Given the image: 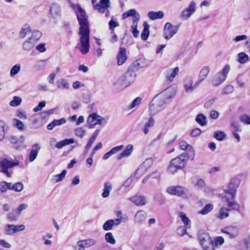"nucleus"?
Wrapping results in <instances>:
<instances>
[{
  "instance_id": "17",
  "label": "nucleus",
  "mask_w": 250,
  "mask_h": 250,
  "mask_svg": "<svg viewBox=\"0 0 250 250\" xmlns=\"http://www.w3.org/2000/svg\"><path fill=\"white\" fill-rule=\"evenodd\" d=\"M40 149L41 146L38 143H35L32 146L28 156L30 162H33L36 159Z\"/></svg>"
},
{
  "instance_id": "41",
  "label": "nucleus",
  "mask_w": 250,
  "mask_h": 250,
  "mask_svg": "<svg viewBox=\"0 0 250 250\" xmlns=\"http://www.w3.org/2000/svg\"><path fill=\"white\" fill-rule=\"evenodd\" d=\"M66 173L67 171L66 170H63L61 173L54 175L52 181L55 183L62 181L65 177Z\"/></svg>"
},
{
  "instance_id": "56",
  "label": "nucleus",
  "mask_w": 250,
  "mask_h": 250,
  "mask_svg": "<svg viewBox=\"0 0 250 250\" xmlns=\"http://www.w3.org/2000/svg\"><path fill=\"white\" fill-rule=\"evenodd\" d=\"M13 190L16 192H21L23 188V185L21 182H17L13 184Z\"/></svg>"
},
{
  "instance_id": "29",
  "label": "nucleus",
  "mask_w": 250,
  "mask_h": 250,
  "mask_svg": "<svg viewBox=\"0 0 250 250\" xmlns=\"http://www.w3.org/2000/svg\"><path fill=\"white\" fill-rule=\"evenodd\" d=\"M66 123V120L64 118H61L59 120H54L50 124H49L47 128L48 130L53 129L56 126H59L64 124Z\"/></svg>"
},
{
  "instance_id": "6",
  "label": "nucleus",
  "mask_w": 250,
  "mask_h": 250,
  "mask_svg": "<svg viewBox=\"0 0 250 250\" xmlns=\"http://www.w3.org/2000/svg\"><path fill=\"white\" fill-rule=\"evenodd\" d=\"M198 239L204 250H214V244L208 233L202 230L199 231Z\"/></svg>"
},
{
  "instance_id": "15",
  "label": "nucleus",
  "mask_w": 250,
  "mask_h": 250,
  "mask_svg": "<svg viewBox=\"0 0 250 250\" xmlns=\"http://www.w3.org/2000/svg\"><path fill=\"white\" fill-rule=\"evenodd\" d=\"M196 3L194 1H191L188 7L184 10L180 16L184 20L188 19L195 11Z\"/></svg>"
},
{
  "instance_id": "34",
  "label": "nucleus",
  "mask_w": 250,
  "mask_h": 250,
  "mask_svg": "<svg viewBox=\"0 0 250 250\" xmlns=\"http://www.w3.org/2000/svg\"><path fill=\"white\" fill-rule=\"evenodd\" d=\"M112 189V187L110 182H105L104 184V188L102 196L103 198H106L109 196L110 191Z\"/></svg>"
},
{
  "instance_id": "20",
  "label": "nucleus",
  "mask_w": 250,
  "mask_h": 250,
  "mask_svg": "<svg viewBox=\"0 0 250 250\" xmlns=\"http://www.w3.org/2000/svg\"><path fill=\"white\" fill-rule=\"evenodd\" d=\"M179 147L182 150H186L187 149L189 151L188 158L190 160H193L195 156V152L193 147L188 144L186 141H181L179 144Z\"/></svg>"
},
{
  "instance_id": "22",
  "label": "nucleus",
  "mask_w": 250,
  "mask_h": 250,
  "mask_svg": "<svg viewBox=\"0 0 250 250\" xmlns=\"http://www.w3.org/2000/svg\"><path fill=\"white\" fill-rule=\"evenodd\" d=\"M148 64V61L144 58H140L133 62L131 66L133 69H139L141 68L146 67Z\"/></svg>"
},
{
  "instance_id": "42",
  "label": "nucleus",
  "mask_w": 250,
  "mask_h": 250,
  "mask_svg": "<svg viewBox=\"0 0 250 250\" xmlns=\"http://www.w3.org/2000/svg\"><path fill=\"white\" fill-rule=\"evenodd\" d=\"M19 215L20 214L18 213L17 211L15 209H13L7 214V218L10 222L16 221Z\"/></svg>"
},
{
  "instance_id": "26",
  "label": "nucleus",
  "mask_w": 250,
  "mask_h": 250,
  "mask_svg": "<svg viewBox=\"0 0 250 250\" xmlns=\"http://www.w3.org/2000/svg\"><path fill=\"white\" fill-rule=\"evenodd\" d=\"M179 72V68L176 67L173 69H168L166 72V77L167 81L172 82Z\"/></svg>"
},
{
  "instance_id": "46",
  "label": "nucleus",
  "mask_w": 250,
  "mask_h": 250,
  "mask_svg": "<svg viewBox=\"0 0 250 250\" xmlns=\"http://www.w3.org/2000/svg\"><path fill=\"white\" fill-rule=\"evenodd\" d=\"M213 137L217 140L221 141L225 139L226 134L222 131H217L214 133Z\"/></svg>"
},
{
  "instance_id": "63",
  "label": "nucleus",
  "mask_w": 250,
  "mask_h": 250,
  "mask_svg": "<svg viewBox=\"0 0 250 250\" xmlns=\"http://www.w3.org/2000/svg\"><path fill=\"white\" fill-rule=\"evenodd\" d=\"M231 127L232 129V132H240L241 129L240 128L237 123L235 122H232L231 124Z\"/></svg>"
},
{
  "instance_id": "4",
  "label": "nucleus",
  "mask_w": 250,
  "mask_h": 250,
  "mask_svg": "<svg viewBox=\"0 0 250 250\" xmlns=\"http://www.w3.org/2000/svg\"><path fill=\"white\" fill-rule=\"evenodd\" d=\"M187 155L184 153L172 159L168 167L169 172L174 174L178 169L184 168L186 164Z\"/></svg>"
},
{
  "instance_id": "10",
  "label": "nucleus",
  "mask_w": 250,
  "mask_h": 250,
  "mask_svg": "<svg viewBox=\"0 0 250 250\" xmlns=\"http://www.w3.org/2000/svg\"><path fill=\"white\" fill-rule=\"evenodd\" d=\"M18 164V162H15L6 158H1L0 159V167L1 168V171L8 177L11 176V174L9 172L8 169L13 167Z\"/></svg>"
},
{
  "instance_id": "19",
  "label": "nucleus",
  "mask_w": 250,
  "mask_h": 250,
  "mask_svg": "<svg viewBox=\"0 0 250 250\" xmlns=\"http://www.w3.org/2000/svg\"><path fill=\"white\" fill-rule=\"evenodd\" d=\"M193 83V82L191 78H188L185 80L184 88L187 92H192L199 85L197 81H196L194 84Z\"/></svg>"
},
{
  "instance_id": "48",
  "label": "nucleus",
  "mask_w": 250,
  "mask_h": 250,
  "mask_svg": "<svg viewBox=\"0 0 250 250\" xmlns=\"http://www.w3.org/2000/svg\"><path fill=\"white\" fill-rule=\"evenodd\" d=\"M5 123L2 121H0V141L4 139L5 134Z\"/></svg>"
},
{
  "instance_id": "36",
  "label": "nucleus",
  "mask_w": 250,
  "mask_h": 250,
  "mask_svg": "<svg viewBox=\"0 0 250 250\" xmlns=\"http://www.w3.org/2000/svg\"><path fill=\"white\" fill-rule=\"evenodd\" d=\"M144 29L141 33V38L143 40L146 41L148 38L149 35V25L146 22H144Z\"/></svg>"
},
{
  "instance_id": "60",
  "label": "nucleus",
  "mask_w": 250,
  "mask_h": 250,
  "mask_svg": "<svg viewBox=\"0 0 250 250\" xmlns=\"http://www.w3.org/2000/svg\"><path fill=\"white\" fill-rule=\"evenodd\" d=\"M140 16L139 13H137L135 15L133 16V22L131 26H133L135 27V26L138 25V22L140 20Z\"/></svg>"
},
{
  "instance_id": "13",
  "label": "nucleus",
  "mask_w": 250,
  "mask_h": 250,
  "mask_svg": "<svg viewBox=\"0 0 250 250\" xmlns=\"http://www.w3.org/2000/svg\"><path fill=\"white\" fill-rule=\"evenodd\" d=\"M153 163V160L152 158H149L146 159L136 170L134 176H137V178H139V177L144 174L151 167Z\"/></svg>"
},
{
  "instance_id": "59",
  "label": "nucleus",
  "mask_w": 250,
  "mask_h": 250,
  "mask_svg": "<svg viewBox=\"0 0 250 250\" xmlns=\"http://www.w3.org/2000/svg\"><path fill=\"white\" fill-rule=\"evenodd\" d=\"M45 104L46 102L45 101H42L40 103H39L38 105L33 109V111L36 112L42 110V108L45 106Z\"/></svg>"
},
{
  "instance_id": "23",
  "label": "nucleus",
  "mask_w": 250,
  "mask_h": 250,
  "mask_svg": "<svg viewBox=\"0 0 250 250\" xmlns=\"http://www.w3.org/2000/svg\"><path fill=\"white\" fill-rule=\"evenodd\" d=\"M209 71L210 68L208 66H204L201 69L199 73L198 79L197 81L199 84L206 79Z\"/></svg>"
},
{
  "instance_id": "39",
  "label": "nucleus",
  "mask_w": 250,
  "mask_h": 250,
  "mask_svg": "<svg viewBox=\"0 0 250 250\" xmlns=\"http://www.w3.org/2000/svg\"><path fill=\"white\" fill-rule=\"evenodd\" d=\"M31 32V27L29 25L27 24H24L21 28L20 32V37L21 38H24L26 35Z\"/></svg>"
},
{
  "instance_id": "16",
  "label": "nucleus",
  "mask_w": 250,
  "mask_h": 250,
  "mask_svg": "<svg viewBox=\"0 0 250 250\" xmlns=\"http://www.w3.org/2000/svg\"><path fill=\"white\" fill-rule=\"evenodd\" d=\"M160 178V174L158 173V171L156 170L146 176L143 180L142 183L145 184L149 180L150 184L153 185L159 182Z\"/></svg>"
},
{
  "instance_id": "54",
  "label": "nucleus",
  "mask_w": 250,
  "mask_h": 250,
  "mask_svg": "<svg viewBox=\"0 0 250 250\" xmlns=\"http://www.w3.org/2000/svg\"><path fill=\"white\" fill-rule=\"evenodd\" d=\"M241 122L246 125H250V116L244 114L239 117Z\"/></svg>"
},
{
  "instance_id": "9",
  "label": "nucleus",
  "mask_w": 250,
  "mask_h": 250,
  "mask_svg": "<svg viewBox=\"0 0 250 250\" xmlns=\"http://www.w3.org/2000/svg\"><path fill=\"white\" fill-rule=\"evenodd\" d=\"M91 2L94 9L100 13H104L110 7L109 0H92Z\"/></svg>"
},
{
  "instance_id": "53",
  "label": "nucleus",
  "mask_w": 250,
  "mask_h": 250,
  "mask_svg": "<svg viewBox=\"0 0 250 250\" xmlns=\"http://www.w3.org/2000/svg\"><path fill=\"white\" fill-rule=\"evenodd\" d=\"M234 90L233 86L231 85H226L222 90L221 94L226 95L231 93Z\"/></svg>"
},
{
  "instance_id": "58",
  "label": "nucleus",
  "mask_w": 250,
  "mask_h": 250,
  "mask_svg": "<svg viewBox=\"0 0 250 250\" xmlns=\"http://www.w3.org/2000/svg\"><path fill=\"white\" fill-rule=\"evenodd\" d=\"M28 207V205L26 204H21L16 209H15L19 214H21V212L26 209Z\"/></svg>"
},
{
  "instance_id": "3",
  "label": "nucleus",
  "mask_w": 250,
  "mask_h": 250,
  "mask_svg": "<svg viewBox=\"0 0 250 250\" xmlns=\"http://www.w3.org/2000/svg\"><path fill=\"white\" fill-rule=\"evenodd\" d=\"M240 183L238 178H232L228 186V189L224 190L225 195L222 198V202L227 203L230 208L235 209L238 211H240V205L234 202V199Z\"/></svg>"
},
{
  "instance_id": "64",
  "label": "nucleus",
  "mask_w": 250,
  "mask_h": 250,
  "mask_svg": "<svg viewBox=\"0 0 250 250\" xmlns=\"http://www.w3.org/2000/svg\"><path fill=\"white\" fill-rule=\"evenodd\" d=\"M124 148L123 145H121L119 146H117L114 147H113L110 151L111 154L113 155L119 152V151L122 150Z\"/></svg>"
},
{
  "instance_id": "37",
  "label": "nucleus",
  "mask_w": 250,
  "mask_h": 250,
  "mask_svg": "<svg viewBox=\"0 0 250 250\" xmlns=\"http://www.w3.org/2000/svg\"><path fill=\"white\" fill-rule=\"evenodd\" d=\"M228 207V208L222 207L220 210L219 213V218L221 219H224L227 217L229 216L228 211L230 210H235V209L230 208L226 202H224Z\"/></svg>"
},
{
  "instance_id": "35",
  "label": "nucleus",
  "mask_w": 250,
  "mask_h": 250,
  "mask_svg": "<svg viewBox=\"0 0 250 250\" xmlns=\"http://www.w3.org/2000/svg\"><path fill=\"white\" fill-rule=\"evenodd\" d=\"M178 216L180 217L182 221L184 224L185 227L188 229L190 228L191 222L190 220L186 216V214L183 212H180L178 214Z\"/></svg>"
},
{
  "instance_id": "1",
  "label": "nucleus",
  "mask_w": 250,
  "mask_h": 250,
  "mask_svg": "<svg viewBox=\"0 0 250 250\" xmlns=\"http://www.w3.org/2000/svg\"><path fill=\"white\" fill-rule=\"evenodd\" d=\"M70 7L74 10L80 24L79 34L80 35V43L78 47L83 54H86L89 49V29L87 21V17L85 11L78 4L70 3Z\"/></svg>"
},
{
  "instance_id": "31",
  "label": "nucleus",
  "mask_w": 250,
  "mask_h": 250,
  "mask_svg": "<svg viewBox=\"0 0 250 250\" xmlns=\"http://www.w3.org/2000/svg\"><path fill=\"white\" fill-rule=\"evenodd\" d=\"M224 232L227 234L230 238H234L238 234V229L235 227H230L226 229Z\"/></svg>"
},
{
  "instance_id": "28",
  "label": "nucleus",
  "mask_w": 250,
  "mask_h": 250,
  "mask_svg": "<svg viewBox=\"0 0 250 250\" xmlns=\"http://www.w3.org/2000/svg\"><path fill=\"white\" fill-rule=\"evenodd\" d=\"M147 16L151 20L154 21L162 19L164 16V13L162 11L158 12L149 11L147 14Z\"/></svg>"
},
{
  "instance_id": "45",
  "label": "nucleus",
  "mask_w": 250,
  "mask_h": 250,
  "mask_svg": "<svg viewBox=\"0 0 250 250\" xmlns=\"http://www.w3.org/2000/svg\"><path fill=\"white\" fill-rule=\"evenodd\" d=\"M21 66L20 64H16L14 65L10 70V76L11 77L15 76L16 74H17L21 70Z\"/></svg>"
},
{
  "instance_id": "12",
  "label": "nucleus",
  "mask_w": 250,
  "mask_h": 250,
  "mask_svg": "<svg viewBox=\"0 0 250 250\" xmlns=\"http://www.w3.org/2000/svg\"><path fill=\"white\" fill-rule=\"evenodd\" d=\"M178 29V25L174 26L170 22L166 23L164 28V38L166 40H169L177 33Z\"/></svg>"
},
{
  "instance_id": "32",
  "label": "nucleus",
  "mask_w": 250,
  "mask_h": 250,
  "mask_svg": "<svg viewBox=\"0 0 250 250\" xmlns=\"http://www.w3.org/2000/svg\"><path fill=\"white\" fill-rule=\"evenodd\" d=\"M133 146L132 145H127L125 150L118 156V159L129 156L132 153Z\"/></svg>"
},
{
  "instance_id": "33",
  "label": "nucleus",
  "mask_w": 250,
  "mask_h": 250,
  "mask_svg": "<svg viewBox=\"0 0 250 250\" xmlns=\"http://www.w3.org/2000/svg\"><path fill=\"white\" fill-rule=\"evenodd\" d=\"M153 117V116H150L148 121L144 125L143 131L145 134H147L149 132V128L152 127L154 125L155 120Z\"/></svg>"
},
{
  "instance_id": "43",
  "label": "nucleus",
  "mask_w": 250,
  "mask_h": 250,
  "mask_svg": "<svg viewBox=\"0 0 250 250\" xmlns=\"http://www.w3.org/2000/svg\"><path fill=\"white\" fill-rule=\"evenodd\" d=\"M237 56L238 61L240 63H244L248 61L249 56L244 52L239 53Z\"/></svg>"
},
{
  "instance_id": "24",
  "label": "nucleus",
  "mask_w": 250,
  "mask_h": 250,
  "mask_svg": "<svg viewBox=\"0 0 250 250\" xmlns=\"http://www.w3.org/2000/svg\"><path fill=\"white\" fill-rule=\"evenodd\" d=\"M126 49L124 47H120L117 56V63L119 65L123 64L126 60Z\"/></svg>"
},
{
  "instance_id": "11",
  "label": "nucleus",
  "mask_w": 250,
  "mask_h": 250,
  "mask_svg": "<svg viewBox=\"0 0 250 250\" xmlns=\"http://www.w3.org/2000/svg\"><path fill=\"white\" fill-rule=\"evenodd\" d=\"M87 122L89 124V128H92L96 125H102L106 123V119L97 113H93L89 115L87 119Z\"/></svg>"
},
{
  "instance_id": "2",
  "label": "nucleus",
  "mask_w": 250,
  "mask_h": 250,
  "mask_svg": "<svg viewBox=\"0 0 250 250\" xmlns=\"http://www.w3.org/2000/svg\"><path fill=\"white\" fill-rule=\"evenodd\" d=\"M175 90L172 87H168L162 92L158 94L152 99L149 106L150 116H154L166 107L167 100L175 95Z\"/></svg>"
},
{
  "instance_id": "38",
  "label": "nucleus",
  "mask_w": 250,
  "mask_h": 250,
  "mask_svg": "<svg viewBox=\"0 0 250 250\" xmlns=\"http://www.w3.org/2000/svg\"><path fill=\"white\" fill-rule=\"evenodd\" d=\"M195 121L201 126H204L207 124V117L203 114L197 115L196 117Z\"/></svg>"
},
{
  "instance_id": "25",
  "label": "nucleus",
  "mask_w": 250,
  "mask_h": 250,
  "mask_svg": "<svg viewBox=\"0 0 250 250\" xmlns=\"http://www.w3.org/2000/svg\"><path fill=\"white\" fill-rule=\"evenodd\" d=\"M146 218V213L143 210L138 211L134 216V221L136 224H141Z\"/></svg>"
},
{
  "instance_id": "14",
  "label": "nucleus",
  "mask_w": 250,
  "mask_h": 250,
  "mask_svg": "<svg viewBox=\"0 0 250 250\" xmlns=\"http://www.w3.org/2000/svg\"><path fill=\"white\" fill-rule=\"evenodd\" d=\"M25 229L24 225H15L7 224L4 226L5 233L8 235H12L20 231H23Z\"/></svg>"
},
{
  "instance_id": "55",
  "label": "nucleus",
  "mask_w": 250,
  "mask_h": 250,
  "mask_svg": "<svg viewBox=\"0 0 250 250\" xmlns=\"http://www.w3.org/2000/svg\"><path fill=\"white\" fill-rule=\"evenodd\" d=\"M137 11L134 9H130L128 11L123 14V19H125L129 17H133L137 13Z\"/></svg>"
},
{
  "instance_id": "52",
  "label": "nucleus",
  "mask_w": 250,
  "mask_h": 250,
  "mask_svg": "<svg viewBox=\"0 0 250 250\" xmlns=\"http://www.w3.org/2000/svg\"><path fill=\"white\" fill-rule=\"evenodd\" d=\"M105 239L107 242L111 244H114L116 243V241L111 232H107L105 234Z\"/></svg>"
},
{
  "instance_id": "21",
  "label": "nucleus",
  "mask_w": 250,
  "mask_h": 250,
  "mask_svg": "<svg viewBox=\"0 0 250 250\" xmlns=\"http://www.w3.org/2000/svg\"><path fill=\"white\" fill-rule=\"evenodd\" d=\"M96 241L94 239H87L85 240H79L77 242V245L79 247L83 248H88L94 245Z\"/></svg>"
},
{
  "instance_id": "30",
  "label": "nucleus",
  "mask_w": 250,
  "mask_h": 250,
  "mask_svg": "<svg viewBox=\"0 0 250 250\" xmlns=\"http://www.w3.org/2000/svg\"><path fill=\"white\" fill-rule=\"evenodd\" d=\"M50 13L54 18L60 16L61 14V9L60 6L57 4H52L50 9Z\"/></svg>"
},
{
  "instance_id": "47",
  "label": "nucleus",
  "mask_w": 250,
  "mask_h": 250,
  "mask_svg": "<svg viewBox=\"0 0 250 250\" xmlns=\"http://www.w3.org/2000/svg\"><path fill=\"white\" fill-rule=\"evenodd\" d=\"M22 102V99L21 97L18 96H14L13 100L10 102L9 104L12 106H17L19 105Z\"/></svg>"
},
{
  "instance_id": "44",
  "label": "nucleus",
  "mask_w": 250,
  "mask_h": 250,
  "mask_svg": "<svg viewBox=\"0 0 250 250\" xmlns=\"http://www.w3.org/2000/svg\"><path fill=\"white\" fill-rule=\"evenodd\" d=\"M213 207L212 204H207L198 213L203 215L207 214L213 209Z\"/></svg>"
},
{
  "instance_id": "8",
  "label": "nucleus",
  "mask_w": 250,
  "mask_h": 250,
  "mask_svg": "<svg viewBox=\"0 0 250 250\" xmlns=\"http://www.w3.org/2000/svg\"><path fill=\"white\" fill-rule=\"evenodd\" d=\"M167 192L171 195L178 197H187L191 196L190 193H188V190L180 186H169L167 188Z\"/></svg>"
},
{
  "instance_id": "57",
  "label": "nucleus",
  "mask_w": 250,
  "mask_h": 250,
  "mask_svg": "<svg viewBox=\"0 0 250 250\" xmlns=\"http://www.w3.org/2000/svg\"><path fill=\"white\" fill-rule=\"evenodd\" d=\"M186 228L185 226H180L177 229V233L180 236H183L186 233H187Z\"/></svg>"
},
{
  "instance_id": "27",
  "label": "nucleus",
  "mask_w": 250,
  "mask_h": 250,
  "mask_svg": "<svg viewBox=\"0 0 250 250\" xmlns=\"http://www.w3.org/2000/svg\"><path fill=\"white\" fill-rule=\"evenodd\" d=\"M56 86L59 89L68 90L70 88V84L66 79H61L56 82Z\"/></svg>"
},
{
  "instance_id": "50",
  "label": "nucleus",
  "mask_w": 250,
  "mask_h": 250,
  "mask_svg": "<svg viewBox=\"0 0 250 250\" xmlns=\"http://www.w3.org/2000/svg\"><path fill=\"white\" fill-rule=\"evenodd\" d=\"M75 134L78 137L83 138L85 134V130L83 127H78L75 129Z\"/></svg>"
},
{
  "instance_id": "40",
  "label": "nucleus",
  "mask_w": 250,
  "mask_h": 250,
  "mask_svg": "<svg viewBox=\"0 0 250 250\" xmlns=\"http://www.w3.org/2000/svg\"><path fill=\"white\" fill-rule=\"evenodd\" d=\"M36 42L30 38L23 43V47L24 50L29 51L34 47Z\"/></svg>"
},
{
  "instance_id": "62",
  "label": "nucleus",
  "mask_w": 250,
  "mask_h": 250,
  "mask_svg": "<svg viewBox=\"0 0 250 250\" xmlns=\"http://www.w3.org/2000/svg\"><path fill=\"white\" fill-rule=\"evenodd\" d=\"M14 122L15 125L17 128H18L20 130H22L23 129L24 125L22 122L17 119H15Z\"/></svg>"
},
{
  "instance_id": "61",
  "label": "nucleus",
  "mask_w": 250,
  "mask_h": 250,
  "mask_svg": "<svg viewBox=\"0 0 250 250\" xmlns=\"http://www.w3.org/2000/svg\"><path fill=\"white\" fill-rule=\"evenodd\" d=\"M7 182L2 181L0 183V191L1 192H5L7 190Z\"/></svg>"
},
{
  "instance_id": "49",
  "label": "nucleus",
  "mask_w": 250,
  "mask_h": 250,
  "mask_svg": "<svg viewBox=\"0 0 250 250\" xmlns=\"http://www.w3.org/2000/svg\"><path fill=\"white\" fill-rule=\"evenodd\" d=\"M42 33L39 31H34L32 34V36L30 38V39L35 41L36 43L37 41L41 38Z\"/></svg>"
},
{
  "instance_id": "7",
  "label": "nucleus",
  "mask_w": 250,
  "mask_h": 250,
  "mask_svg": "<svg viewBox=\"0 0 250 250\" xmlns=\"http://www.w3.org/2000/svg\"><path fill=\"white\" fill-rule=\"evenodd\" d=\"M229 70V66L226 64L222 70L212 77L211 80V84L213 86H218L222 84L226 80Z\"/></svg>"
},
{
  "instance_id": "5",
  "label": "nucleus",
  "mask_w": 250,
  "mask_h": 250,
  "mask_svg": "<svg viewBox=\"0 0 250 250\" xmlns=\"http://www.w3.org/2000/svg\"><path fill=\"white\" fill-rule=\"evenodd\" d=\"M135 70L132 68H129L125 74L118 80L115 84L125 88L132 84L135 81Z\"/></svg>"
},
{
  "instance_id": "51",
  "label": "nucleus",
  "mask_w": 250,
  "mask_h": 250,
  "mask_svg": "<svg viewBox=\"0 0 250 250\" xmlns=\"http://www.w3.org/2000/svg\"><path fill=\"white\" fill-rule=\"evenodd\" d=\"M113 227L111 219H109L104 224L103 229L105 231H108L111 230Z\"/></svg>"
},
{
  "instance_id": "18",
  "label": "nucleus",
  "mask_w": 250,
  "mask_h": 250,
  "mask_svg": "<svg viewBox=\"0 0 250 250\" xmlns=\"http://www.w3.org/2000/svg\"><path fill=\"white\" fill-rule=\"evenodd\" d=\"M128 200L138 206H144L147 202L146 198L143 195H136L130 197Z\"/></svg>"
}]
</instances>
